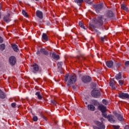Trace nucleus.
Instances as JSON below:
<instances>
[{
  "label": "nucleus",
  "mask_w": 129,
  "mask_h": 129,
  "mask_svg": "<svg viewBox=\"0 0 129 129\" xmlns=\"http://www.w3.org/2000/svg\"><path fill=\"white\" fill-rule=\"evenodd\" d=\"M75 2L78 4L79 7L81 6V4L84 2V0H74Z\"/></svg>",
  "instance_id": "22"
},
{
  "label": "nucleus",
  "mask_w": 129,
  "mask_h": 129,
  "mask_svg": "<svg viewBox=\"0 0 129 129\" xmlns=\"http://www.w3.org/2000/svg\"><path fill=\"white\" fill-rule=\"evenodd\" d=\"M12 47L15 52H19V49L18 48V46L16 44H12Z\"/></svg>",
  "instance_id": "16"
},
{
  "label": "nucleus",
  "mask_w": 129,
  "mask_h": 129,
  "mask_svg": "<svg viewBox=\"0 0 129 129\" xmlns=\"http://www.w3.org/2000/svg\"><path fill=\"white\" fill-rule=\"evenodd\" d=\"M102 115H103V116L105 118H107V114L105 113V112H102Z\"/></svg>",
  "instance_id": "37"
},
{
  "label": "nucleus",
  "mask_w": 129,
  "mask_h": 129,
  "mask_svg": "<svg viewBox=\"0 0 129 129\" xmlns=\"http://www.w3.org/2000/svg\"><path fill=\"white\" fill-rule=\"evenodd\" d=\"M5 49V45L4 44H2L0 45V49L3 51Z\"/></svg>",
  "instance_id": "29"
},
{
  "label": "nucleus",
  "mask_w": 129,
  "mask_h": 129,
  "mask_svg": "<svg viewBox=\"0 0 129 129\" xmlns=\"http://www.w3.org/2000/svg\"><path fill=\"white\" fill-rule=\"evenodd\" d=\"M98 108H99V109H100V111L102 112H104L106 111V107L102 104L99 105Z\"/></svg>",
  "instance_id": "14"
},
{
  "label": "nucleus",
  "mask_w": 129,
  "mask_h": 129,
  "mask_svg": "<svg viewBox=\"0 0 129 129\" xmlns=\"http://www.w3.org/2000/svg\"><path fill=\"white\" fill-rule=\"evenodd\" d=\"M62 64H63V63L62 62H59L57 63V67L59 70H61L62 69Z\"/></svg>",
  "instance_id": "28"
},
{
  "label": "nucleus",
  "mask_w": 129,
  "mask_h": 129,
  "mask_svg": "<svg viewBox=\"0 0 129 129\" xmlns=\"http://www.w3.org/2000/svg\"><path fill=\"white\" fill-rule=\"evenodd\" d=\"M115 116L116 117H117V119H118L119 121L122 122L124 121L123 116L121 114L116 113H115Z\"/></svg>",
  "instance_id": "12"
},
{
  "label": "nucleus",
  "mask_w": 129,
  "mask_h": 129,
  "mask_svg": "<svg viewBox=\"0 0 129 129\" xmlns=\"http://www.w3.org/2000/svg\"><path fill=\"white\" fill-rule=\"evenodd\" d=\"M95 31L96 32H97V33H98V34H101V33L100 32H99L97 30H95Z\"/></svg>",
  "instance_id": "51"
},
{
  "label": "nucleus",
  "mask_w": 129,
  "mask_h": 129,
  "mask_svg": "<svg viewBox=\"0 0 129 129\" xmlns=\"http://www.w3.org/2000/svg\"><path fill=\"white\" fill-rule=\"evenodd\" d=\"M121 66V63H116L115 64V67H116V68H118Z\"/></svg>",
  "instance_id": "32"
},
{
  "label": "nucleus",
  "mask_w": 129,
  "mask_h": 129,
  "mask_svg": "<svg viewBox=\"0 0 129 129\" xmlns=\"http://www.w3.org/2000/svg\"><path fill=\"white\" fill-rule=\"evenodd\" d=\"M35 1H36L38 2V1H39V0H35Z\"/></svg>",
  "instance_id": "54"
},
{
  "label": "nucleus",
  "mask_w": 129,
  "mask_h": 129,
  "mask_svg": "<svg viewBox=\"0 0 129 129\" xmlns=\"http://www.w3.org/2000/svg\"><path fill=\"white\" fill-rule=\"evenodd\" d=\"M106 17L107 19H110L111 20H113L114 19V13L110 10H108L107 12H106Z\"/></svg>",
  "instance_id": "5"
},
{
  "label": "nucleus",
  "mask_w": 129,
  "mask_h": 129,
  "mask_svg": "<svg viewBox=\"0 0 129 129\" xmlns=\"http://www.w3.org/2000/svg\"><path fill=\"white\" fill-rule=\"evenodd\" d=\"M52 57L55 60H58L60 58L59 55L56 54L55 52H53L52 54Z\"/></svg>",
  "instance_id": "20"
},
{
  "label": "nucleus",
  "mask_w": 129,
  "mask_h": 129,
  "mask_svg": "<svg viewBox=\"0 0 129 129\" xmlns=\"http://www.w3.org/2000/svg\"><path fill=\"white\" fill-rule=\"evenodd\" d=\"M64 80L68 82V86H70L76 83L77 81V77L75 75H69L67 74L65 76Z\"/></svg>",
  "instance_id": "1"
},
{
  "label": "nucleus",
  "mask_w": 129,
  "mask_h": 129,
  "mask_svg": "<svg viewBox=\"0 0 129 129\" xmlns=\"http://www.w3.org/2000/svg\"><path fill=\"white\" fill-rule=\"evenodd\" d=\"M72 87H73V88L74 89H76V87H75L74 86H73Z\"/></svg>",
  "instance_id": "52"
},
{
  "label": "nucleus",
  "mask_w": 129,
  "mask_h": 129,
  "mask_svg": "<svg viewBox=\"0 0 129 129\" xmlns=\"http://www.w3.org/2000/svg\"><path fill=\"white\" fill-rule=\"evenodd\" d=\"M40 53H41L40 50V51H38L36 52L37 54L39 55H40Z\"/></svg>",
  "instance_id": "50"
},
{
  "label": "nucleus",
  "mask_w": 129,
  "mask_h": 129,
  "mask_svg": "<svg viewBox=\"0 0 129 129\" xmlns=\"http://www.w3.org/2000/svg\"><path fill=\"white\" fill-rule=\"evenodd\" d=\"M79 26L82 28H83V29H86V28H85V27L84 26V25H83V24L81 22H80L79 23Z\"/></svg>",
  "instance_id": "30"
},
{
  "label": "nucleus",
  "mask_w": 129,
  "mask_h": 129,
  "mask_svg": "<svg viewBox=\"0 0 129 129\" xmlns=\"http://www.w3.org/2000/svg\"><path fill=\"white\" fill-rule=\"evenodd\" d=\"M93 88H94V89H95V88L96 87V83H93Z\"/></svg>",
  "instance_id": "46"
},
{
  "label": "nucleus",
  "mask_w": 129,
  "mask_h": 129,
  "mask_svg": "<svg viewBox=\"0 0 129 129\" xmlns=\"http://www.w3.org/2000/svg\"><path fill=\"white\" fill-rule=\"evenodd\" d=\"M22 14H23V15L25 17H26V18L28 17V16H27V13H26V12L24 10H23V11H22Z\"/></svg>",
  "instance_id": "35"
},
{
  "label": "nucleus",
  "mask_w": 129,
  "mask_h": 129,
  "mask_svg": "<svg viewBox=\"0 0 129 129\" xmlns=\"http://www.w3.org/2000/svg\"><path fill=\"white\" fill-rule=\"evenodd\" d=\"M122 78L121 73H119V74H117L116 76H115V78H116V80H118L121 79Z\"/></svg>",
  "instance_id": "27"
},
{
  "label": "nucleus",
  "mask_w": 129,
  "mask_h": 129,
  "mask_svg": "<svg viewBox=\"0 0 129 129\" xmlns=\"http://www.w3.org/2000/svg\"><path fill=\"white\" fill-rule=\"evenodd\" d=\"M124 129H129L128 125H126V126H125V127L124 128Z\"/></svg>",
  "instance_id": "48"
},
{
  "label": "nucleus",
  "mask_w": 129,
  "mask_h": 129,
  "mask_svg": "<svg viewBox=\"0 0 129 129\" xmlns=\"http://www.w3.org/2000/svg\"><path fill=\"white\" fill-rule=\"evenodd\" d=\"M92 102L93 104L95 105H97L98 104V102L97 100H94Z\"/></svg>",
  "instance_id": "34"
},
{
  "label": "nucleus",
  "mask_w": 129,
  "mask_h": 129,
  "mask_svg": "<svg viewBox=\"0 0 129 129\" xmlns=\"http://www.w3.org/2000/svg\"><path fill=\"white\" fill-rule=\"evenodd\" d=\"M129 66V61H127L125 62V66Z\"/></svg>",
  "instance_id": "45"
},
{
  "label": "nucleus",
  "mask_w": 129,
  "mask_h": 129,
  "mask_svg": "<svg viewBox=\"0 0 129 129\" xmlns=\"http://www.w3.org/2000/svg\"><path fill=\"white\" fill-rule=\"evenodd\" d=\"M102 102H103V104L105 105H107L108 104V101L105 99H103V101H102Z\"/></svg>",
  "instance_id": "33"
},
{
  "label": "nucleus",
  "mask_w": 129,
  "mask_h": 129,
  "mask_svg": "<svg viewBox=\"0 0 129 129\" xmlns=\"http://www.w3.org/2000/svg\"><path fill=\"white\" fill-rule=\"evenodd\" d=\"M109 84H110V86L112 87V89L113 90L116 89V87L115 86V84H114L113 81H110V83H109Z\"/></svg>",
  "instance_id": "24"
},
{
  "label": "nucleus",
  "mask_w": 129,
  "mask_h": 129,
  "mask_svg": "<svg viewBox=\"0 0 129 129\" xmlns=\"http://www.w3.org/2000/svg\"><path fill=\"white\" fill-rule=\"evenodd\" d=\"M41 117L43 118L44 119H45L46 121H47V118L45 117L43 115L41 114Z\"/></svg>",
  "instance_id": "44"
},
{
  "label": "nucleus",
  "mask_w": 129,
  "mask_h": 129,
  "mask_svg": "<svg viewBox=\"0 0 129 129\" xmlns=\"http://www.w3.org/2000/svg\"><path fill=\"white\" fill-rule=\"evenodd\" d=\"M103 7L104 4L103 3L93 5V8L97 14H100L101 11H102Z\"/></svg>",
  "instance_id": "3"
},
{
  "label": "nucleus",
  "mask_w": 129,
  "mask_h": 129,
  "mask_svg": "<svg viewBox=\"0 0 129 129\" xmlns=\"http://www.w3.org/2000/svg\"><path fill=\"white\" fill-rule=\"evenodd\" d=\"M86 104H88V103L87 102H86V103H85Z\"/></svg>",
  "instance_id": "53"
},
{
  "label": "nucleus",
  "mask_w": 129,
  "mask_h": 129,
  "mask_svg": "<svg viewBox=\"0 0 129 129\" xmlns=\"http://www.w3.org/2000/svg\"><path fill=\"white\" fill-rule=\"evenodd\" d=\"M106 66H107V67L109 68H111L112 69H114V67H113V62L112 60L106 61Z\"/></svg>",
  "instance_id": "11"
},
{
  "label": "nucleus",
  "mask_w": 129,
  "mask_h": 129,
  "mask_svg": "<svg viewBox=\"0 0 129 129\" xmlns=\"http://www.w3.org/2000/svg\"><path fill=\"white\" fill-rule=\"evenodd\" d=\"M16 105V103H15V102L12 103L11 104V106H12V107H13V108H15Z\"/></svg>",
  "instance_id": "43"
},
{
  "label": "nucleus",
  "mask_w": 129,
  "mask_h": 129,
  "mask_svg": "<svg viewBox=\"0 0 129 129\" xmlns=\"http://www.w3.org/2000/svg\"><path fill=\"white\" fill-rule=\"evenodd\" d=\"M112 126H113V128H114L115 129H119V128H120V126L119 125H113Z\"/></svg>",
  "instance_id": "36"
},
{
  "label": "nucleus",
  "mask_w": 129,
  "mask_h": 129,
  "mask_svg": "<svg viewBox=\"0 0 129 129\" xmlns=\"http://www.w3.org/2000/svg\"><path fill=\"white\" fill-rule=\"evenodd\" d=\"M3 42V39L0 36V43H2Z\"/></svg>",
  "instance_id": "47"
},
{
  "label": "nucleus",
  "mask_w": 129,
  "mask_h": 129,
  "mask_svg": "<svg viewBox=\"0 0 129 129\" xmlns=\"http://www.w3.org/2000/svg\"><path fill=\"white\" fill-rule=\"evenodd\" d=\"M36 15L40 19L42 20L43 19V13L40 11L37 10L36 12Z\"/></svg>",
  "instance_id": "13"
},
{
  "label": "nucleus",
  "mask_w": 129,
  "mask_h": 129,
  "mask_svg": "<svg viewBox=\"0 0 129 129\" xmlns=\"http://www.w3.org/2000/svg\"><path fill=\"white\" fill-rule=\"evenodd\" d=\"M2 9V5L1 4H0V11ZM1 18V13L0 12V19Z\"/></svg>",
  "instance_id": "49"
},
{
  "label": "nucleus",
  "mask_w": 129,
  "mask_h": 129,
  "mask_svg": "<svg viewBox=\"0 0 129 129\" xmlns=\"http://www.w3.org/2000/svg\"><path fill=\"white\" fill-rule=\"evenodd\" d=\"M78 59H79L80 60H81V59H80L79 58H78Z\"/></svg>",
  "instance_id": "55"
},
{
  "label": "nucleus",
  "mask_w": 129,
  "mask_h": 129,
  "mask_svg": "<svg viewBox=\"0 0 129 129\" xmlns=\"http://www.w3.org/2000/svg\"><path fill=\"white\" fill-rule=\"evenodd\" d=\"M90 27H91V28H93L94 29H95L96 28L94 25L92 24H90Z\"/></svg>",
  "instance_id": "41"
},
{
  "label": "nucleus",
  "mask_w": 129,
  "mask_h": 129,
  "mask_svg": "<svg viewBox=\"0 0 129 129\" xmlns=\"http://www.w3.org/2000/svg\"><path fill=\"white\" fill-rule=\"evenodd\" d=\"M123 80H119V84H120V86H122L123 84Z\"/></svg>",
  "instance_id": "39"
},
{
  "label": "nucleus",
  "mask_w": 129,
  "mask_h": 129,
  "mask_svg": "<svg viewBox=\"0 0 129 129\" xmlns=\"http://www.w3.org/2000/svg\"><path fill=\"white\" fill-rule=\"evenodd\" d=\"M42 38L45 41H47L49 40L48 37L46 33H43Z\"/></svg>",
  "instance_id": "19"
},
{
  "label": "nucleus",
  "mask_w": 129,
  "mask_h": 129,
  "mask_svg": "<svg viewBox=\"0 0 129 129\" xmlns=\"http://www.w3.org/2000/svg\"><path fill=\"white\" fill-rule=\"evenodd\" d=\"M104 21H106V19L104 18V15H99L97 19L94 20V23L99 27H101L103 25Z\"/></svg>",
  "instance_id": "2"
},
{
  "label": "nucleus",
  "mask_w": 129,
  "mask_h": 129,
  "mask_svg": "<svg viewBox=\"0 0 129 129\" xmlns=\"http://www.w3.org/2000/svg\"><path fill=\"white\" fill-rule=\"evenodd\" d=\"M107 119H108V120L109 122H111V123H114L115 122L114 116L112 114L108 115V116H107Z\"/></svg>",
  "instance_id": "10"
},
{
  "label": "nucleus",
  "mask_w": 129,
  "mask_h": 129,
  "mask_svg": "<svg viewBox=\"0 0 129 129\" xmlns=\"http://www.w3.org/2000/svg\"><path fill=\"white\" fill-rule=\"evenodd\" d=\"M33 72L36 73L39 71V67L37 64H35L33 66Z\"/></svg>",
  "instance_id": "17"
},
{
  "label": "nucleus",
  "mask_w": 129,
  "mask_h": 129,
  "mask_svg": "<svg viewBox=\"0 0 129 129\" xmlns=\"http://www.w3.org/2000/svg\"><path fill=\"white\" fill-rule=\"evenodd\" d=\"M118 97L121 99H126L129 98V94L128 93H121L119 94Z\"/></svg>",
  "instance_id": "7"
},
{
  "label": "nucleus",
  "mask_w": 129,
  "mask_h": 129,
  "mask_svg": "<svg viewBox=\"0 0 129 129\" xmlns=\"http://www.w3.org/2000/svg\"><path fill=\"white\" fill-rule=\"evenodd\" d=\"M101 96V93L99 90L93 89L92 91V96L94 98H98Z\"/></svg>",
  "instance_id": "6"
},
{
  "label": "nucleus",
  "mask_w": 129,
  "mask_h": 129,
  "mask_svg": "<svg viewBox=\"0 0 129 129\" xmlns=\"http://www.w3.org/2000/svg\"><path fill=\"white\" fill-rule=\"evenodd\" d=\"M10 14H8L7 16H5L4 17V21L6 22L7 23H9L10 21L11 20L10 19Z\"/></svg>",
  "instance_id": "15"
},
{
  "label": "nucleus",
  "mask_w": 129,
  "mask_h": 129,
  "mask_svg": "<svg viewBox=\"0 0 129 129\" xmlns=\"http://www.w3.org/2000/svg\"><path fill=\"white\" fill-rule=\"evenodd\" d=\"M33 120L34 121H37L38 120V117L37 116H34L33 117Z\"/></svg>",
  "instance_id": "38"
},
{
  "label": "nucleus",
  "mask_w": 129,
  "mask_h": 129,
  "mask_svg": "<svg viewBox=\"0 0 129 129\" xmlns=\"http://www.w3.org/2000/svg\"><path fill=\"white\" fill-rule=\"evenodd\" d=\"M0 98L4 99L6 98V94L0 89Z\"/></svg>",
  "instance_id": "23"
},
{
  "label": "nucleus",
  "mask_w": 129,
  "mask_h": 129,
  "mask_svg": "<svg viewBox=\"0 0 129 129\" xmlns=\"http://www.w3.org/2000/svg\"><path fill=\"white\" fill-rule=\"evenodd\" d=\"M85 1V2H86V3L89 4V5H92L93 3L92 2H90L89 0H84Z\"/></svg>",
  "instance_id": "31"
},
{
  "label": "nucleus",
  "mask_w": 129,
  "mask_h": 129,
  "mask_svg": "<svg viewBox=\"0 0 129 129\" xmlns=\"http://www.w3.org/2000/svg\"><path fill=\"white\" fill-rule=\"evenodd\" d=\"M105 40H106L105 36L101 37V41L104 42Z\"/></svg>",
  "instance_id": "40"
},
{
  "label": "nucleus",
  "mask_w": 129,
  "mask_h": 129,
  "mask_svg": "<svg viewBox=\"0 0 129 129\" xmlns=\"http://www.w3.org/2000/svg\"><path fill=\"white\" fill-rule=\"evenodd\" d=\"M121 9L126 11H128V9L126 7V6L124 4L121 5Z\"/></svg>",
  "instance_id": "26"
},
{
  "label": "nucleus",
  "mask_w": 129,
  "mask_h": 129,
  "mask_svg": "<svg viewBox=\"0 0 129 129\" xmlns=\"http://www.w3.org/2000/svg\"><path fill=\"white\" fill-rule=\"evenodd\" d=\"M88 109L91 111H94L95 107L92 104L88 105Z\"/></svg>",
  "instance_id": "21"
},
{
  "label": "nucleus",
  "mask_w": 129,
  "mask_h": 129,
  "mask_svg": "<svg viewBox=\"0 0 129 129\" xmlns=\"http://www.w3.org/2000/svg\"><path fill=\"white\" fill-rule=\"evenodd\" d=\"M16 61V58L14 56H12L9 58V62L11 66H14Z\"/></svg>",
  "instance_id": "8"
},
{
  "label": "nucleus",
  "mask_w": 129,
  "mask_h": 129,
  "mask_svg": "<svg viewBox=\"0 0 129 129\" xmlns=\"http://www.w3.org/2000/svg\"><path fill=\"white\" fill-rule=\"evenodd\" d=\"M51 103L53 104L54 105H56L57 104V102L54 100H51Z\"/></svg>",
  "instance_id": "42"
},
{
  "label": "nucleus",
  "mask_w": 129,
  "mask_h": 129,
  "mask_svg": "<svg viewBox=\"0 0 129 129\" xmlns=\"http://www.w3.org/2000/svg\"><path fill=\"white\" fill-rule=\"evenodd\" d=\"M40 52L41 53L45 55H49V52L46 50L44 48H41L40 49Z\"/></svg>",
  "instance_id": "18"
},
{
  "label": "nucleus",
  "mask_w": 129,
  "mask_h": 129,
  "mask_svg": "<svg viewBox=\"0 0 129 129\" xmlns=\"http://www.w3.org/2000/svg\"><path fill=\"white\" fill-rule=\"evenodd\" d=\"M35 95L37 96V98L39 100H41L42 99V96L40 94V92H37L35 93Z\"/></svg>",
  "instance_id": "25"
},
{
  "label": "nucleus",
  "mask_w": 129,
  "mask_h": 129,
  "mask_svg": "<svg viewBox=\"0 0 129 129\" xmlns=\"http://www.w3.org/2000/svg\"><path fill=\"white\" fill-rule=\"evenodd\" d=\"M95 124H96L97 126H93V128L94 129H105V125L100 121H97L95 122Z\"/></svg>",
  "instance_id": "4"
},
{
  "label": "nucleus",
  "mask_w": 129,
  "mask_h": 129,
  "mask_svg": "<svg viewBox=\"0 0 129 129\" xmlns=\"http://www.w3.org/2000/svg\"><path fill=\"white\" fill-rule=\"evenodd\" d=\"M82 80L83 82L85 83H88L90 82V81H91V78L89 76H85L83 77V78H82Z\"/></svg>",
  "instance_id": "9"
}]
</instances>
